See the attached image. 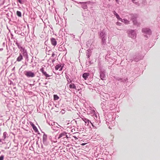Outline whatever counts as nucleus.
Masks as SVG:
<instances>
[{
  "label": "nucleus",
  "instance_id": "1",
  "mask_svg": "<svg viewBox=\"0 0 160 160\" xmlns=\"http://www.w3.org/2000/svg\"><path fill=\"white\" fill-rule=\"evenodd\" d=\"M25 74L27 77L28 78H33L35 76V74L31 71H25Z\"/></svg>",
  "mask_w": 160,
  "mask_h": 160
},
{
  "label": "nucleus",
  "instance_id": "2",
  "mask_svg": "<svg viewBox=\"0 0 160 160\" xmlns=\"http://www.w3.org/2000/svg\"><path fill=\"white\" fill-rule=\"evenodd\" d=\"M63 66H62L61 64H59L56 66L55 67V69L56 70H59V71H61L62 69Z\"/></svg>",
  "mask_w": 160,
  "mask_h": 160
},
{
  "label": "nucleus",
  "instance_id": "3",
  "mask_svg": "<svg viewBox=\"0 0 160 160\" xmlns=\"http://www.w3.org/2000/svg\"><path fill=\"white\" fill-rule=\"evenodd\" d=\"M50 40L52 45L55 46L57 45V42L55 38H52Z\"/></svg>",
  "mask_w": 160,
  "mask_h": 160
},
{
  "label": "nucleus",
  "instance_id": "4",
  "mask_svg": "<svg viewBox=\"0 0 160 160\" xmlns=\"http://www.w3.org/2000/svg\"><path fill=\"white\" fill-rule=\"evenodd\" d=\"M64 136H66L67 137V135H66V133L65 132H62L60 134L58 139H59L62 137H63V138H65Z\"/></svg>",
  "mask_w": 160,
  "mask_h": 160
},
{
  "label": "nucleus",
  "instance_id": "5",
  "mask_svg": "<svg viewBox=\"0 0 160 160\" xmlns=\"http://www.w3.org/2000/svg\"><path fill=\"white\" fill-rule=\"evenodd\" d=\"M89 75V73H85L83 74L82 77L85 80H86Z\"/></svg>",
  "mask_w": 160,
  "mask_h": 160
},
{
  "label": "nucleus",
  "instance_id": "6",
  "mask_svg": "<svg viewBox=\"0 0 160 160\" xmlns=\"http://www.w3.org/2000/svg\"><path fill=\"white\" fill-rule=\"evenodd\" d=\"M69 88L70 89H76V87L74 83H71V84L69 85Z\"/></svg>",
  "mask_w": 160,
  "mask_h": 160
},
{
  "label": "nucleus",
  "instance_id": "7",
  "mask_svg": "<svg viewBox=\"0 0 160 160\" xmlns=\"http://www.w3.org/2000/svg\"><path fill=\"white\" fill-rule=\"evenodd\" d=\"M83 120L85 122V125H88L90 122L88 119L85 118L83 119Z\"/></svg>",
  "mask_w": 160,
  "mask_h": 160
},
{
  "label": "nucleus",
  "instance_id": "8",
  "mask_svg": "<svg viewBox=\"0 0 160 160\" xmlns=\"http://www.w3.org/2000/svg\"><path fill=\"white\" fill-rule=\"evenodd\" d=\"M23 59V57L20 54L19 56L17 58V61L18 62H20Z\"/></svg>",
  "mask_w": 160,
  "mask_h": 160
},
{
  "label": "nucleus",
  "instance_id": "9",
  "mask_svg": "<svg viewBox=\"0 0 160 160\" xmlns=\"http://www.w3.org/2000/svg\"><path fill=\"white\" fill-rule=\"evenodd\" d=\"M121 21L122 22H124L126 24H128L129 23V21L126 19H122V21Z\"/></svg>",
  "mask_w": 160,
  "mask_h": 160
},
{
  "label": "nucleus",
  "instance_id": "10",
  "mask_svg": "<svg viewBox=\"0 0 160 160\" xmlns=\"http://www.w3.org/2000/svg\"><path fill=\"white\" fill-rule=\"evenodd\" d=\"M43 74L46 77L48 78L50 76L45 71H44L43 73Z\"/></svg>",
  "mask_w": 160,
  "mask_h": 160
},
{
  "label": "nucleus",
  "instance_id": "11",
  "mask_svg": "<svg viewBox=\"0 0 160 160\" xmlns=\"http://www.w3.org/2000/svg\"><path fill=\"white\" fill-rule=\"evenodd\" d=\"M18 46V48L19 49H20L21 50H22L24 52H26V50H25V49L24 48L20 46Z\"/></svg>",
  "mask_w": 160,
  "mask_h": 160
},
{
  "label": "nucleus",
  "instance_id": "12",
  "mask_svg": "<svg viewBox=\"0 0 160 160\" xmlns=\"http://www.w3.org/2000/svg\"><path fill=\"white\" fill-rule=\"evenodd\" d=\"M115 16L116 17V18L118 19V20H119L120 21H122V19L120 18L119 16V15L117 14Z\"/></svg>",
  "mask_w": 160,
  "mask_h": 160
},
{
  "label": "nucleus",
  "instance_id": "13",
  "mask_svg": "<svg viewBox=\"0 0 160 160\" xmlns=\"http://www.w3.org/2000/svg\"><path fill=\"white\" fill-rule=\"evenodd\" d=\"M17 14L18 17H20L21 16V13L20 11H17Z\"/></svg>",
  "mask_w": 160,
  "mask_h": 160
},
{
  "label": "nucleus",
  "instance_id": "14",
  "mask_svg": "<svg viewBox=\"0 0 160 160\" xmlns=\"http://www.w3.org/2000/svg\"><path fill=\"white\" fill-rule=\"evenodd\" d=\"M54 100H58L59 99V97L56 95H54Z\"/></svg>",
  "mask_w": 160,
  "mask_h": 160
},
{
  "label": "nucleus",
  "instance_id": "15",
  "mask_svg": "<svg viewBox=\"0 0 160 160\" xmlns=\"http://www.w3.org/2000/svg\"><path fill=\"white\" fill-rule=\"evenodd\" d=\"M20 31H15V32L16 33H18V34H21L22 36H23L24 33H23V34H22V33H21L20 32Z\"/></svg>",
  "mask_w": 160,
  "mask_h": 160
},
{
  "label": "nucleus",
  "instance_id": "16",
  "mask_svg": "<svg viewBox=\"0 0 160 160\" xmlns=\"http://www.w3.org/2000/svg\"><path fill=\"white\" fill-rule=\"evenodd\" d=\"M32 128L35 131H37L38 130L37 127H36L35 125H34L33 126Z\"/></svg>",
  "mask_w": 160,
  "mask_h": 160
},
{
  "label": "nucleus",
  "instance_id": "17",
  "mask_svg": "<svg viewBox=\"0 0 160 160\" xmlns=\"http://www.w3.org/2000/svg\"><path fill=\"white\" fill-rule=\"evenodd\" d=\"M4 159V156L3 155L0 156V160H3Z\"/></svg>",
  "mask_w": 160,
  "mask_h": 160
},
{
  "label": "nucleus",
  "instance_id": "18",
  "mask_svg": "<svg viewBox=\"0 0 160 160\" xmlns=\"http://www.w3.org/2000/svg\"><path fill=\"white\" fill-rule=\"evenodd\" d=\"M29 123L30 124V125L32 126V127L35 125L31 122H30Z\"/></svg>",
  "mask_w": 160,
  "mask_h": 160
},
{
  "label": "nucleus",
  "instance_id": "19",
  "mask_svg": "<svg viewBox=\"0 0 160 160\" xmlns=\"http://www.w3.org/2000/svg\"><path fill=\"white\" fill-rule=\"evenodd\" d=\"M40 71L42 72V73L44 71V68H41L40 69Z\"/></svg>",
  "mask_w": 160,
  "mask_h": 160
},
{
  "label": "nucleus",
  "instance_id": "20",
  "mask_svg": "<svg viewBox=\"0 0 160 160\" xmlns=\"http://www.w3.org/2000/svg\"><path fill=\"white\" fill-rule=\"evenodd\" d=\"M67 81H68V83H71L72 81L70 80L69 79H68H68H67Z\"/></svg>",
  "mask_w": 160,
  "mask_h": 160
},
{
  "label": "nucleus",
  "instance_id": "21",
  "mask_svg": "<svg viewBox=\"0 0 160 160\" xmlns=\"http://www.w3.org/2000/svg\"><path fill=\"white\" fill-rule=\"evenodd\" d=\"M133 24L135 25H137V22L136 21H133Z\"/></svg>",
  "mask_w": 160,
  "mask_h": 160
},
{
  "label": "nucleus",
  "instance_id": "22",
  "mask_svg": "<svg viewBox=\"0 0 160 160\" xmlns=\"http://www.w3.org/2000/svg\"><path fill=\"white\" fill-rule=\"evenodd\" d=\"M113 14H114L115 16L117 15L118 14L115 11H114L113 12Z\"/></svg>",
  "mask_w": 160,
  "mask_h": 160
},
{
  "label": "nucleus",
  "instance_id": "23",
  "mask_svg": "<svg viewBox=\"0 0 160 160\" xmlns=\"http://www.w3.org/2000/svg\"><path fill=\"white\" fill-rule=\"evenodd\" d=\"M55 54L54 53H53L52 55V57H54L55 56Z\"/></svg>",
  "mask_w": 160,
  "mask_h": 160
},
{
  "label": "nucleus",
  "instance_id": "24",
  "mask_svg": "<svg viewBox=\"0 0 160 160\" xmlns=\"http://www.w3.org/2000/svg\"><path fill=\"white\" fill-rule=\"evenodd\" d=\"M120 24H121V23L120 22H117V25H119Z\"/></svg>",
  "mask_w": 160,
  "mask_h": 160
},
{
  "label": "nucleus",
  "instance_id": "25",
  "mask_svg": "<svg viewBox=\"0 0 160 160\" xmlns=\"http://www.w3.org/2000/svg\"><path fill=\"white\" fill-rule=\"evenodd\" d=\"M85 144H86V143H82L81 144V145L82 146H84V145H85Z\"/></svg>",
  "mask_w": 160,
  "mask_h": 160
},
{
  "label": "nucleus",
  "instance_id": "26",
  "mask_svg": "<svg viewBox=\"0 0 160 160\" xmlns=\"http://www.w3.org/2000/svg\"><path fill=\"white\" fill-rule=\"evenodd\" d=\"M116 2L118 4H119V0H115Z\"/></svg>",
  "mask_w": 160,
  "mask_h": 160
},
{
  "label": "nucleus",
  "instance_id": "27",
  "mask_svg": "<svg viewBox=\"0 0 160 160\" xmlns=\"http://www.w3.org/2000/svg\"><path fill=\"white\" fill-rule=\"evenodd\" d=\"M90 122L91 123V124H92V126H93V127H94V125H93V124L91 122Z\"/></svg>",
  "mask_w": 160,
  "mask_h": 160
},
{
  "label": "nucleus",
  "instance_id": "28",
  "mask_svg": "<svg viewBox=\"0 0 160 160\" xmlns=\"http://www.w3.org/2000/svg\"><path fill=\"white\" fill-rule=\"evenodd\" d=\"M18 1L19 2H20L21 3V2L20 0H18Z\"/></svg>",
  "mask_w": 160,
  "mask_h": 160
},
{
  "label": "nucleus",
  "instance_id": "29",
  "mask_svg": "<svg viewBox=\"0 0 160 160\" xmlns=\"http://www.w3.org/2000/svg\"><path fill=\"white\" fill-rule=\"evenodd\" d=\"M128 36L130 37H132V36L130 34H129Z\"/></svg>",
  "mask_w": 160,
  "mask_h": 160
},
{
  "label": "nucleus",
  "instance_id": "30",
  "mask_svg": "<svg viewBox=\"0 0 160 160\" xmlns=\"http://www.w3.org/2000/svg\"><path fill=\"white\" fill-rule=\"evenodd\" d=\"M54 61H55V60H52V62H54Z\"/></svg>",
  "mask_w": 160,
  "mask_h": 160
},
{
  "label": "nucleus",
  "instance_id": "31",
  "mask_svg": "<svg viewBox=\"0 0 160 160\" xmlns=\"http://www.w3.org/2000/svg\"><path fill=\"white\" fill-rule=\"evenodd\" d=\"M132 0L133 2L134 1H135V0Z\"/></svg>",
  "mask_w": 160,
  "mask_h": 160
},
{
  "label": "nucleus",
  "instance_id": "32",
  "mask_svg": "<svg viewBox=\"0 0 160 160\" xmlns=\"http://www.w3.org/2000/svg\"><path fill=\"white\" fill-rule=\"evenodd\" d=\"M132 33H133V32H131Z\"/></svg>",
  "mask_w": 160,
  "mask_h": 160
}]
</instances>
